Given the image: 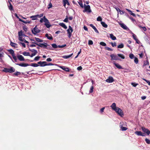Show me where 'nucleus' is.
Returning <instances> with one entry per match:
<instances>
[{
  "mask_svg": "<svg viewBox=\"0 0 150 150\" xmlns=\"http://www.w3.org/2000/svg\"><path fill=\"white\" fill-rule=\"evenodd\" d=\"M117 55L122 59H124L125 57L123 54H118Z\"/></svg>",
  "mask_w": 150,
  "mask_h": 150,
  "instance_id": "4c0bfd02",
  "label": "nucleus"
},
{
  "mask_svg": "<svg viewBox=\"0 0 150 150\" xmlns=\"http://www.w3.org/2000/svg\"><path fill=\"white\" fill-rule=\"evenodd\" d=\"M124 47V44L123 43H121L118 46L117 48H123Z\"/></svg>",
  "mask_w": 150,
  "mask_h": 150,
  "instance_id": "c9c22d12",
  "label": "nucleus"
},
{
  "mask_svg": "<svg viewBox=\"0 0 150 150\" xmlns=\"http://www.w3.org/2000/svg\"><path fill=\"white\" fill-rule=\"evenodd\" d=\"M64 22L67 23L68 21V18L67 16H66V18L64 19V20L63 21Z\"/></svg>",
  "mask_w": 150,
  "mask_h": 150,
  "instance_id": "680f3d73",
  "label": "nucleus"
},
{
  "mask_svg": "<svg viewBox=\"0 0 150 150\" xmlns=\"http://www.w3.org/2000/svg\"><path fill=\"white\" fill-rule=\"evenodd\" d=\"M18 35L19 36L22 37L23 36V32L22 30H21L20 32H18Z\"/></svg>",
  "mask_w": 150,
  "mask_h": 150,
  "instance_id": "09e8293b",
  "label": "nucleus"
},
{
  "mask_svg": "<svg viewBox=\"0 0 150 150\" xmlns=\"http://www.w3.org/2000/svg\"><path fill=\"white\" fill-rule=\"evenodd\" d=\"M78 3L81 7L82 8H83L84 7V5H83L82 1L81 0L79 1L78 2Z\"/></svg>",
  "mask_w": 150,
  "mask_h": 150,
  "instance_id": "393cba45",
  "label": "nucleus"
},
{
  "mask_svg": "<svg viewBox=\"0 0 150 150\" xmlns=\"http://www.w3.org/2000/svg\"><path fill=\"white\" fill-rule=\"evenodd\" d=\"M19 21L21 22H22L25 24L30 23L31 22V20H26V21H24L21 18H19Z\"/></svg>",
  "mask_w": 150,
  "mask_h": 150,
  "instance_id": "f8f14e48",
  "label": "nucleus"
},
{
  "mask_svg": "<svg viewBox=\"0 0 150 150\" xmlns=\"http://www.w3.org/2000/svg\"><path fill=\"white\" fill-rule=\"evenodd\" d=\"M21 74V73L20 72L16 71L13 74V76H18Z\"/></svg>",
  "mask_w": 150,
  "mask_h": 150,
  "instance_id": "473e14b6",
  "label": "nucleus"
},
{
  "mask_svg": "<svg viewBox=\"0 0 150 150\" xmlns=\"http://www.w3.org/2000/svg\"><path fill=\"white\" fill-rule=\"evenodd\" d=\"M82 68L81 66H80L78 67L77 68V69L78 70H80L82 69Z\"/></svg>",
  "mask_w": 150,
  "mask_h": 150,
  "instance_id": "774afa93",
  "label": "nucleus"
},
{
  "mask_svg": "<svg viewBox=\"0 0 150 150\" xmlns=\"http://www.w3.org/2000/svg\"><path fill=\"white\" fill-rule=\"evenodd\" d=\"M99 44H100V45L103 46L105 47L106 46V44L103 42H100V43Z\"/></svg>",
  "mask_w": 150,
  "mask_h": 150,
  "instance_id": "e433bc0d",
  "label": "nucleus"
},
{
  "mask_svg": "<svg viewBox=\"0 0 150 150\" xmlns=\"http://www.w3.org/2000/svg\"><path fill=\"white\" fill-rule=\"evenodd\" d=\"M10 45L12 47L15 48H17L18 47V44L16 43L12 42L11 41L10 42Z\"/></svg>",
  "mask_w": 150,
  "mask_h": 150,
  "instance_id": "4468645a",
  "label": "nucleus"
},
{
  "mask_svg": "<svg viewBox=\"0 0 150 150\" xmlns=\"http://www.w3.org/2000/svg\"><path fill=\"white\" fill-rule=\"evenodd\" d=\"M59 25L63 27L65 29H67V27L64 23H61L59 24Z\"/></svg>",
  "mask_w": 150,
  "mask_h": 150,
  "instance_id": "412c9836",
  "label": "nucleus"
},
{
  "mask_svg": "<svg viewBox=\"0 0 150 150\" xmlns=\"http://www.w3.org/2000/svg\"><path fill=\"white\" fill-rule=\"evenodd\" d=\"M16 64L17 65L22 67H26L29 65L28 64L25 63H17Z\"/></svg>",
  "mask_w": 150,
  "mask_h": 150,
  "instance_id": "9d476101",
  "label": "nucleus"
},
{
  "mask_svg": "<svg viewBox=\"0 0 150 150\" xmlns=\"http://www.w3.org/2000/svg\"><path fill=\"white\" fill-rule=\"evenodd\" d=\"M110 107L113 110H114L115 111H116V109L117 108L116 107V104L115 103H112V104L111 105Z\"/></svg>",
  "mask_w": 150,
  "mask_h": 150,
  "instance_id": "dca6fc26",
  "label": "nucleus"
},
{
  "mask_svg": "<svg viewBox=\"0 0 150 150\" xmlns=\"http://www.w3.org/2000/svg\"><path fill=\"white\" fill-rule=\"evenodd\" d=\"M29 50L30 51L33 52V53H32L30 56V57H32L38 53L37 51L35 49H30L29 48Z\"/></svg>",
  "mask_w": 150,
  "mask_h": 150,
  "instance_id": "39448f33",
  "label": "nucleus"
},
{
  "mask_svg": "<svg viewBox=\"0 0 150 150\" xmlns=\"http://www.w3.org/2000/svg\"><path fill=\"white\" fill-rule=\"evenodd\" d=\"M110 44L113 47H115L116 46V43L115 42L114 43L111 42Z\"/></svg>",
  "mask_w": 150,
  "mask_h": 150,
  "instance_id": "0e129e2a",
  "label": "nucleus"
},
{
  "mask_svg": "<svg viewBox=\"0 0 150 150\" xmlns=\"http://www.w3.org/2000/svg\"><path fill=\"white\" fill-rule=\"evenodd\" d=\"M131 85L134 87H136L137 85H138V84L136 83H131Z\"/></svg>",
  "mask_w": 150,
  "mask_h": 150,
  "instance_id": "052dcab7",
  "label": "nucleus"
},
{
  "mask_svg": "<svg viewBox=\"0 0 150 150\" xmlns=\"http://www.w3.org/2000/svg\"><path fill=\"white\" fill-rule=\"evenodd\" d=\"M90 26L94 30L95 32L98 33H99L98 31L97 28L95 26H94L92 24H91L90 25Z\"/></svg>",
  "mask_w": 150,
  "mask_h": 150,
  "instance_id": "f3484780",
  "label": "nucleus"
},
{
  "mask_svg": "<svg viewBox=\"0 0 150 150\" xmlns=\"http://www.w3.org/2000/svg\"><path fill=\"white\" fill-rule=\"evenodd\" d=\"M142 131L146 133L147 135H149L150 134V131L148 129L144 127H142Z\"/></svg>",
  "mask_w": 150,
  "mask_h": 150,
  "instance_id": "0eeeda50",
  "label": "nucleus"
},
{
  "mask_svg": "<svg viewBox=\"0 0 150 150\" xmlns=\"http://www.w3.org/2000/svg\"><path fill=\"white\" fill-rule=\"evenodd\" d=\"M114 64L117 68L119 69H122V67L119 64L116 63H114Z\"/></svg>",
  "mask_w": 150,
  "mask_h": 150,
  "instance_id": "4be33fe9",
  "label": "nucleus"
},
{
  "mask_svg": "<svg viewBox=\"0 0 150 150\" xmlns=\"http://www.w3.org/2000/svg\"><path fill=\"white\" fill-rule=\"evenodd\" d=\"M110 37L113 40H115L116 39V37L112 34H110Z\"/></svg>",
  "mask_w": 150,
  "mask_h": 150,
  "instance_id": "bb28decb",
  "label": "nucleus"
},
{
  "mask_svg": "<svg viewBox=\"0 0 150 150\" xmlns=\"http://www.w3.org/2000/svg\"><path fill=\"white\" fill-rule=\"evenodd\" d=\"M73 55V53H72L69 55H67H67H64V56H62V58H64L67 59H68V58L70 57H71V56Z\"/></svg>",
  "mask_w": 150,
  "mask_h": 150,
  "instance_id": "aec40b11",
  "label": "nucleus"
},
{
  "mask_svg": "<svg viewBox=\"0 0 150 150\" xmlns=\"http://www.w3.org/2000/svg\"><path fill=\"white\" fill-rule=\"evenodd\" d=\"M105 81L108 83H111L114 81V79L112 76H110Z\"/></svg>",
  "mask_w": 150,
  "mask_h": 150,
  "instance_id": "6e6552de",
  "label": "nucleus"
},
{
  "mask_svg": "<svg viewBox=\"0 0 150 150\" xmlns=\"http://www.w3.org/2000/svg\"><path fill=\"white\" fill-rule=\"evenodd\" d=\"M44 21H43L45 23H49V22L48 20L46 18L45 16L43 17Z\"/></svg>",
  "mask_w": 150,
  "mask_h": 150,
  "instance_id": "c756f323",
  "label": "nucleus"
},
{
  "mask_svg": "<svg viewBox=\"0 0 150 150\" xmlns=\"http://www.w3.org/2000/svg\"><path fill=\"white\" fill-rule=\"evenodd\" d=\"M32 33L34 35H36L37 33H39L40 30L38 29L37 27V26L36 25L35 27L33 28L31 30Z\"/></svg>",
  "mask_w": 150,
  "mask_h": 150,
  "instance_id": "7ed1b4c3",
  "label": "nucleus"
},
{
  "mask_svg": "<svg viewBox=\"0 0 150 150\" xmlns=\"http://www.w3.org/2000/svg\"><path fill=\"white\" fill-rule=\"evenodd\" d=\"M97 20L98 21H102V18L100 16H98L97 18Z\"/></svg>",
  "mask_w": 150,
  "mask_h": 150,
  "instance_id": "6e6d98bb",
  "label": "nucleus"
},
{
  "mask_svg": "<svg viewBox=\"0 0 150 150\" xmlns=\"http://www.w3.org/2000/svg\"><path fill=\"white\" fill-rule=\"evenodd\" d=\"M121 128L122 131H125L127 129V128L125 127H124L122 126H121Z\"/></svg>",
  "mask_w": 150,
  "mask_h": 150,
  "instance_id": "3c124183",
  "label": "nucleus"
},
{
  "mask_svg": "<svg viewBox=\"0 0 150 150\" xmlns=\"http://www.w3.org/2000/svg\"><path fill=\"white\" fill-rule=\"evenodd\" d=\"M68 34V37L70 38L72 35V33L73 31L72 28L70 26H69V28L67 30Z\"/></svg>",
  "mask_w": 150,
  "mask_h": 150,
  "instance_id": "f03ea898",
  "label": "nucleus"
},
{
  "mask_svg": "<svg viewBox=\"0 0 150 150\" xmlns=\"http://www.w3.org/2000/svg\"><path fill=\"white\" fill-rule=\"evenodd\" d=\"M47 63V62L45 61L42 62L40 61L38 62V64H39L40 66L41 67H44L46 66L45 65Z\"/></svg>",
  "mask_w": 150,
  "mask_h": 150,
  "instance_id": "9b49d317",
  "label": "nucleus"
},
{
  "mask_svg": "<svg viewBox=\"0 0 150 150\" xmlns=\"http://www.w3.org/2000/svg\"><path fill=\"white\" fill-rule=\"evenodd\" d=\"M115 9L117 11H119L120 13H121L122 12L121 10L118 8H115Z\"/></svg>",
  "mask_w": 150,
  "mask_h": 150,
  "instance_id": "338daca9",
  "label": "nucleus"
},
{
  "mask_svg": "<svg viewBox=\"0 0 150 150\" xmlns=\"http://www.w3.org/2000/svg\"><path fill=\"white\" fill-rule=\"evenodd\" d=\"M110 57L111 58V60H119V58L116 55L114 54H111L110 55Z\"/></svg>",
  "mask_w": 150,
  "mask_h": 150,
  "instance_id": "1a4fd4ad",
  "label": "nucleus"
},
{
  "mask_svg": "<svg viewBox=\"0 0 150 150\" xmlns=\"http://www.w3.org/2000/svg\"><path fill=\"white\" fill-rule=\"evenodd\" d=\"M115 111L121 116H122L123 115V112L122 110L118 107H117V108L116 109V111Z\"/></svg>",
  "mask_w": 150,
  "mask_h": 150,
  "instance_id": "423d86ee",
  "label": "nucleus"
},
{
  "mask_svg": "<svg viewBox=\"0 0 150 150\" xmlns=\"http://www.w3.org/2000/svg\"><path fill=\"white\" fill-rule=\"evenodd\" d=\"M8 3L9 4V6H8L9 9L10 11H12L13 10V6L9 1H8Z\"/></svg>",
  "mask_w": 150,
  "mask_h": 150,
  "instance_id": "a878e982",
  "label": "nucleus"
},
{
  "mask_svg": "<svg viewBox=\"0 0 150 150\" xmlns=\"http://www.w3.org/2000/svg\"><path fill=\"white\" fill-rule=\"evenodd\" d=\"M22 54L25 56H29L30 57L31 55L30 54L29 52H24Z\"/></svg>",
  "mask_w": 150,
  "mask_h": 150,
  "instance_id": "c85d7f7f",
  "label": "nucleus"
},
{
  "mask_svg": "<svg viewBox=\"0 0 150 150\" xmlns=\"http://www.w3.org/2000/svg\"><path fill=\"white\" fill-rule=\"evenodd\" d=\"M105 49L109 51H112L113 50L110 48L106 47H105Z\"/></svg>",
  "mask_w": 150,
  "mask_h": 150,
  "instance_id": "49530a36",
  "label": "nucleus"
},
{
  "mask_svg": "<svg viewBox=\"0 0 150 150\" xmlns=\"http://www.w3.org/2000/svg\"><path fill=\"white\" fill-rule=\"evenodd\" d=\"M35 40H36L37 42H43L42 40H41L38 38H37L35 37Z\"/></svg>",
  "mask_w": 150,
  "mask_h": 150,
  "instance_id": "f704fd0d",
  "label": "nucleus"
},
{
  "mask_svg": "<svg viewBox=\"0 0 150 150\" xmlns=\"http://www.w3.org/2000/svg\"><path fill=\"white\" fill-rule=\"evenodd\" d=\"M129 57L131 59H133L134 58V56L132 54H130L129 55Z\"/></svg>",
  "mask_w": 150,
  "mask_h": 150,
  "instance_id": "5fc2aeb1",
  "label": "nucleus"
},
{
  "mask_svg": "<svg viewBox=\"0 0 150 150\" xmlns=\"http://www.w3.org/2000/svg\"><path fill=\"white\" fill-rule=\"evenodd\" d=\"M134 62L136 64L138 63V59L137 57H134Z\"/></svg>",
  "mask_w": 150,
  "mask_h": 150,
  "instance_id": "a18cd8bd",
  "label": "nucleus"
},
{
  "mask_svg": "<svg viewBox=\"0 0 150 150\" xmlns=\"http://www.w3.org/2000/svg\"><path fill=\"white\" fill-rule=\"evenodd\" d=\"M40 58V56L36 57L34 59V60L38 61Z\"/></svg>",
  "mask_w": 150,
  "mask_h": 150,
  "instance_id": "37998d69",
  "label": "nucleus"
},
{
  "mask_svg": "<svg viewBox=\"0 0 150 150\" xmlns=\"http://www.w3.org/2000/svg\"><path fill=\"white\" fill-rule=\"evenodd\" d=\"M119 25H120L121 27L124 29H127V26L126 25H125L124 23H119Z\"/></svg>",
  "mask_w": 150,
  "mask_h": 150,
  "instance_id": "a211bd4d",
  "label": "nucleus"
},
{
  "mask_svg": "<svg viewBox=\"0 0 150 150\" xmlns=\"http://www.w3.org/2000/svg\"><path fill=\"white\" fill-rule=\"evenodd\" d=\"M66 46V44L64 45H58V47L59 48H62L64 47H65Z\"/></svg>",
  "mask_w": 150,
  "mask_h": 150,
  "instance_id": "bf43d9fd",
  "label": "nucleus"
},
{
  "mask_svg": "<svg viewBox=\"0 0 150 150\" xmlns=\"http://www.w3.org/2000/svg\"><path fill=\"white\" fill-rule=\"evenodd\" d=\"M30 18H31L32 20H34L37 19V17L36 15L30 17Z\"/></svg>",
  "mask_w": 150,
  "mask_h": 150,
  "instance_id": "72a5a7b5",
  "label": "nucleus"
},
{
  "mask_svg": "<svg viewBox=\"0 0 150 150\" xmlns=\"http://www.w3.org/2000/svg\"><path fill=\"white\" fill-rule=\"evenodd\" d=\"M51 45L52 47L54 48H57L58 47V46H57L56 44L55 43L52 44Z\"/></svg>",
  "mask_w": 150,
  "mask_h": 150,
  "instance_id": "79ce46f5",
  "label": "nucleus"
},
{
  "mask_svg": "<svg viewBox=\"0 0 150 150\" xmlns=\"http://www.w3.org/2000/svg\"><path fill=\"white\" fill-rule=\"evenodd\" d=\"M132 33V37L135 40H136V39H137V36L134 34L133 33Z\"/></svg>",
  "mask_w": 150,
  "mask_h": 150,
  "instance_id": "de8ad7c7",
  "label": "nucleus"
},
{
  "mask_svg": "<svg viewBox=\"0 0 150 150\" xmlns=\"http://www.w3.org/2000/svg\"><path fill=\"white\" fill-rule=\"evenodd\" d=\"M15 71V69L13 67H11L10 68H9V73L13 72Z\"/></svg>",
  "mask_w": 150,
  "mask_h": 150,
  "instance_id": "7c9ffc66",
  "label": "nucleus"
},
{
  "mask_svg": "<svg viewBox=\"0 0 150 150\" xmlns=\"http://www.w3.org/2000/svg\"><path fill=\"white\" fill-rule=\"evenodd\" d=\"M143 79L144 81H145L147 83H148L149 85L150 86V82L149 81L146 80L145 79Z\"/></svg>",
  "mask_w": 150,
  "mask_h": 150,
  "instance_id": "13d9d810",
  "label": "nucleus"
},
{
  "mask_svg": "<svg viewBox=\"0 0 150 150\" xmlns=\"http://www.w3.org/2000/svg\"><path fill=\"white\" fill-rule=\"evenodd\" d=\"M93 88L94 87L93 86H92L91 87L90 90L89 91L90 93H91L93 92Z\"/></svg>",
  "mask_w": 150,
  "mask_h": 150,
  "instance_id": "c03bdc74",
  "label": "nucleus"
},
{
  "mask_svg": "<svg viewBox=\"0 0 150 150\" xmlns=\"http://www.w3.org/2000/svg\"><path fill=\"white\" fill-rule=\"evenodd\" d=\"M50 23H45L44 25H45V26H46V27L47 28H50L51 26V25H50Z\"/></svg>",
  "mask_w": 150,
  "mask_h": 150,
  "instance_id": "2f4dec72",
  "label": "nucleus"
},
{
  "mask_svg": "<svg viewBox=\"0 0 150 150\" xmlns=\"http://www.w3.org/2000/svg\"><path fill=\"white\" fill-rule=\"evenodd\" d=\"M19 43L20 44H21L22 46H23L24 47H25V45L24 43L20 42Z\"/></svg>",
  "mask_w": 150,
  "mask_h": 150,
  "instance_id": "69168bd1",
  "label": "nucleus"
},
{
  "mask_svg": "<svg viewBox=\"0 0 150 150\" xmlns=\"http://www.w3.org/2000/svg\"><path fill=\"white\" fill-rule=\"evenodd\" d=\"M93 43V42L92 40H90L88 42V44L89 45H92Z\"/></svg>",
  "mask_w": 150,
  "mask_h": 150,
  "instance_id": "4d7b16f0",
  "label": "nucleus"
},
{
  "mask_svg": "<svg viewBox=\"0 0 150 150\" xmlns=\"http://www.w3.org/2000/svg\"><path fill=\"white\" fill-rule=\"evenodd\" d=\"M60 67L63 70L67 72L69 71V69L68 67L64 66H60Z\"/></svg>",
  "mask_w": 150,
  "mask_h": 150,
  "instance_id": "ddd939ff",
  "label": "nucleus"
},
{
  "mask_svg": "<svg viewBox=\"0 0 150 150\" xmlns=\"http://www.w3.org/2000/svg\"><path fill=\"white\" fill-rule=\"evenodd\" d=\"M23 29L25 32H26L27 31V28L26 26H23Z\"/></svg>",
  "mask_w": 150,
  "mask_h": 150,
  "instance_id": "e2e57ef3",
  "label": "nucleus"
},
{
  "mask_svg": "<svg viewBox=\"0 0 150 150\" xmlns=\"http://www.w3.org/2000/svg\"><path fill=\"white\" fill-rule=\"evenodd\" d=\"M31 66L33 67H37L39 66V65L38 64H37L35 63H33L31 64Z\"/></svg>",
  "mask_w": 150,
  "mask_h": 150,
  "instance_id": "58836bf2",
  "label": "nucleus"
},
{
  "mask_svg": "<svg viewBox=\"0 0 150 150\" xmlns=\"http://www.w3.org/2000/svg\"><path fill=\"white\" fill-rule=\"evenodd\" d=\"M17 58L20 61H24L25 59L21 55H18L17 56Z\"/></svg>",
  "mask_w": 150,
  "mask_h": 150,
  "instance_id": "2eb2a0df",
  "label": "nucleus"
},
{
  "mask_svg": "<svg viewBox=\"0 0 150 150\" xmlns=\"http://www.w3.org/2000/svg\"><path fill=\"white\" fill-rule=\"evenodd\" d=\"M101 23L102 26L104 28H107L108 26V25L104 22L102 21Z\"/></svg>",
  "mask_w": 150,
  "mask_h": 150,
  "instance_id": "b1692460",
  "label": "nucleus"
},
{
  "mask_svg": "<svg viewBox=\"0 0 150 150\" xmlns=\"http://www.w3.org/2000/svg\"><path fill=\"white\" fill-rule=\"evenodd\" d=\"M33 43L37 45L38 46H39L41 47H43L44 48H46L47 47V43H44V44L43 43H40L39 44L37 43L36 42H33Z\"/></svg>",
  "mask_w": 150,
  "mask_h": 150,
  "instance_id": "20e7f679",
  "label": "nucleus"
},
{
  "mask_svg": "<svg viewBox=\"0 0 150 150\" xmlns=\"http://www.w3.org/2000/svg\"><path fill=\"white\" fill-rule=\"evenodd\" d=\"M3 71L6 72H9V68H5Z\"/></svg>",
  "mask_w": 150,
  "mask_h": 150,
  "instance_id": "a19ab883",
  "label": "nucleus"
},
{
  "mask_svg": "<svg viewBox=\"0 0 150 150\" xmlns=\"http://www.w3.org/2000/svg\"><path fill=\"white\" fill-rule=\"evenodd\" d=\"M8 51L10 54H11L12 55L13 54H15L14 51L12 49H8L7 50Z\"/></svg>",
  "mask_w": 150,
  "mask_h": 150,
  "instance_id": "5701e85b",
  "label": "nucleus"
},
{
  "mask_svg": "<svg viewBox=\"0 0 150 150\" xmlns=\"http://www.w3.org/2000/svg\"><path fill=\"white\" fill-rule=\"evenodd\" d=\"M43 13H41L40 14H37V15H36L37 18H40L42 17L43 16Z\"/></svg>",
  "mask_w": 150,
  "mask_h": 150,
  "instance_id": "603ef678",
  "label": "nucleus"
},
{
  "mask_svg": "<svg viewBox=\"0 0 150 150\" xmlns=\"http://www.w3.org/2000/svg\"><path fill=\"white\" fill-rule=\"evenodd\" d=\"M142 132L141 131H135L134 133L138 136H141Z\"/></svg>",
  "mask_w": 150,
  "mask_h": 150,
  "instance_id": "cd10ccee",
  "label": "nucleus"
},
{
  "mask_svg": "<svg viewBox=\"0 0 150 150\" xmlns=\"http://www.w3.org/2000/svg\"><path fill=\"white\" fill-rule=\"evenodd\" d=\"M52 7V4L51 2H50L49 4L48 5V7H47V8L48 9H49L51 8Z\"/></svg>",
  "mask_w": 150,
  "mask_h": 150,
  "instance_id": "8fccbe9b",
  "label": "nucleus"
},
{
  "mask_svg": "<svg viewBox=\"0 0 150 150\" xmlns=\"http://www.w3.org/2000/svg\"><path fill=\"white\" fill-rule=\"evenodd\" d=\"M50 35L51 36H49L48 34L47 33H46L45 34V37H47L48 39L50 40H52L53 39L52 37L50 34Z\"/></svg>",
  "mask_w": 150,
  "mask_h": 150,
  "instance_id": "6ab92c4d",
  "label": "nucleus"
},
{
  "mask_svg": "<svg viewBox=\"0 0 150 150\" xmlns=\"http://www.w3.org/2000/svg\"><path fill=\"white\" fill-rule=\"evenodd\" d=\"M145 141L147 144H150V140L147 138H146L145 139Z\"/></svg>",
  "mask_w": 150,
  "mask_h": 150,
  "instance_id": "864d4df0",
  "label": "nucleus"
},
{
  "mask_svg": "<svg viewBox=\"0 0 150 150\" xmlns=\"http://www.w3.org/2000/svg\"><path fill=\"white\" fill-rule=\"evenodd\" d=\"M84 10L83 11V12H86L90 13L91 12V9L90 6L89 5H86L84 4Z\"/></svg>",
  "mask_w": 150,
  "mask_h": 150,
  "instance_id": "f257e3e1",
  "label": "nucleus"
},
{
  "mask_svg": "<svg viewBox=\"0 0 150 150\" xmlns=\"http://www.w3.org/2000/svg\"><path fill=\"white\" fill-rule=\"evenodd\" d=\"M68 0H63V3L64 4V6L65 7L66 6V4H67V3L68 2Z\"/></svg>",
  "mask_w": 150,
  "mask_h": 150,
  "instance_id": "ea45409f",
  "label": "nucleus"
}]
</instances>
